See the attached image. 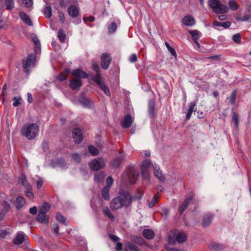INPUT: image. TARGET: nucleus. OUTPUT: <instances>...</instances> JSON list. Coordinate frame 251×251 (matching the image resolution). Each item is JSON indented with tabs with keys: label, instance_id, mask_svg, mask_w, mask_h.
<instances>
[{
	"label": "nucleus",
	"instance_id": "nucleus-49",
	"mask_svg": "<svg viewBox=\"0 0 251 251\" xmlns=\"http://www.w3.org/2000/svg\"><path fill=\"white\" fill-rule=\"evenodd\" d=\"M56 219L57 221H58L61 223L64 224L65 225H67V224L65 223V221H66V219L60 212H57L56 213Z\"/></svg>",
	"mask_w": 251,
	"mask_h": 251
},
{
	"label": "nucleus",
	"instance_id": "nucleus-27",
	"mask_svg": "<svg viewBox=\"0 0 251 251\" xmlns=\"http://www.w3.org/2000/svg\"><path fill=\"white\" fill-rule=\"evenodd\" d=\"M25 240V234L23 232L18 233L16 237L13 240V243L15 245H20L23 243Z\"/></svg>",
	"mask_w": 251,
	"mask_h": 251
},
{
	"label": "nucleus",
	"instance_id": "nucleus-60",
	"mask_svg": "<svg viewBox=\"0 0 251 251\" xmlns=\"http://www.w3.org/2000/svg\"><path fill=\"white\" fill-rule=\"evenodd\" d=\"M113 183V179L111 176H109L106 179V186L105 187H108L109 188L111 185Z\"/></svg>",
	"mask_w": 251,
	"mask_h": 251
},
{
	"label": "nucleus",
	"instance_id": "nucleus-18",
	"mask_svg": "<svg viewBox=\"0 0 251 251\" xmlns=\"http://www.w3.org/2000/svg\"><path fill=\"white\" fill-rule=\"evenodd\" d=\"M68 13L72 18L76 17L79 14V9L75 5L70 6L67 9Z\"/></svg>",
	"mask_w": 251,
	"mask_h": 251
},
{
	"label": "nucleus",
	"instance_id": "nucleus-24",
	"mask_svg": "<svg viewBox=\"0 0 251 251\" xmlns=\"http://www.w3.org/2000/svg\"><path fill=\"white\" fill-rule=\"evenodd\" d=\"M19 16L22 20L27 25L32 26L33 23L29 16L25 13L21 12L19 13Z\"/></svg>",
	"mask_w": 251,
	"mask_h": 251
},
{
	"label": "nucleus",
	"instance_id": "nucleus-5",
	"mask_svg": "<svg viewBox=\"0 0 251 251\" xmlns=\"http://www.w3.org/2000/svg\"><path fill=\"white\" fill-rule=\"evenodd\" d=\"M126 199L120 195L112 199L110 203V206L112 210H117L123 207H129V206L126 205Z\"/></svg>",
	"mask_w": 251,
	"mask_h": 251
},
{
	"label": "nucleus",
	"instance_id": "nucleus-47",
	"mask_svg": "<svg viewBox=\"0 0 251 251\" xmlns=\"http://www.w3.org/2000/svg\"><path fill=\"white\" fill-rule=\"evenodd\" d=\"M232 121H233L235 126L238 128L239 127V115L236 112H234L232 116Z\"/></svg>",
	"mask_w": 251,
	"mask_h": 251
},
{
	"label": "nucleus",
	"instance_id": "nucleus-3",
	"mask_svg": "<svg viewBox=\"0 0 251 251\" xmlns=\"http://www.w3.org/2000/svg\"><path fill=\"white\" fill-rule=\"evenodd\" d=\"M187 240V235L184 232H181L177 230H173L169 235V244L174 245L176 241L179 243L185 242Z\"/></svg>",
	"mask_w": 251,
	"mask_h": 251
},
{
	"label": "nucleus",
	"instance_id": "nucleus-52",
	"mask_svg": "<svg viewBox=\"0 0 251 251\" xmlns=\"http://www.w3.org/2000/svg\"><path fill=\"white\" fill-rule=\"evenodd\" d=\"M189 32L191 35L193 41L198 40L199 38V33L198 30H189Z\"/></svg>",
	"mask_w": 251,
	"mask_h": 251
},
{
	"label": "nucleus",
	"instance_id": "nucleus-43",
	"mask_svg": "<svg viewBox=\"0 0 251 251\" xmlns=\"http://www.w3.org/2000/svg\"><path fill=\"white\" fill-rule=\"evenodd\" d=\"M229 6L232 11H235L239 8V5L234 0H229L228 2Z\"/></svg>",
	"mask_w": 251,
	"mask_h": 251
},
{
	"label": "nucleus",
	"instance_id": "nucleus-15",
	"mask_svg": "<svg viewBox=\"0 0 251 251\" xmlns=\"http://www.w3.org/2000/svg\"><path fill=\"white\" fill-rule=\"evenodd\" d=\"M131 242L133 244H136L138 245H140L141 246H148V244L145 241L144 239L140 237L137 235H132L131 236Z\"/></svg>",
	"mask_w": 251,
	"mask_h": 251
},
{
	"label": "nucleus",
	"instance_id": "nucleus-19",
	"mask_svg": "<svg viewBox=\"0 0 251 251\" xmlns=\"http://www.w3.org/2000/svg\"><path fill=\"white\" fill-rule=\"evenodd\" d=\"M26 201L24 197L19 196L17 197L15 205L17 210L21 209L25 204Z\"/></svg>",
	"mask_w": 251,
	"mask_h": 251
},
{
	"label": "nucleus",
	"instance_id": "nucleus-33",
	"mask_svg": "<svg viewBox=\"0 0 251 251\" xmlns=\"http://www.w3.org/2000/svg\"><path fill=\"white\" fill-rule=\"evenodd\" d=\"M154 107L155 103L153 101H151L149 102V106H148V113L150 117L151 118H153L154 116Z\"/></svg>",
	"mask_w": 251,
	"mask_h": 251
},
{
	"label": "nucleus",
	"instance_id": "nucleus-56",
	"mask_svg": "<svg viewBox=\"0 0 251 251\" xmlns=\"http://www.w3.org/2000/svg\"><path fill=\"white\" fill-rule=\"evenodd\" d=\"M56 164L61 167H65L66 165L65 160L62 158H58L56 161Z\"/></svg>",
	"mask_w": 251,
	"mask_h": 251
},
{
	"label": "nucleus",
	"instance_id": "nucleus-25",
	"mask_svg": "<svg viewBox=\"0 0 251 251\" xmlns=\"http://www.w3.org/2000/svg\"><path fill=\"white\" fill-rule=\"evenodd\" d=\"M182 22L184 25L187 26H192L195 25V20L192 16L187 15L183 18Z\"/></svg>",
	"mask_w": 251,
	"mask_h": 251
},
{
	"label": "nucleus",
	"instance_id": "nucleus-37",
	"mask_svg": "<svg viewBox=\"0 0 251 251\" xmlns=\"http://www.w3.org/2000/svg\"><path fill=\"white\" fill-rule=\"evenodd\" d=\"M109 188L108 187H104L101 191V195L105 200H108L109 199Z\"/></svg>",
	"mask_w": 251,
	"mask_h": 251
},
{
	"label": "nucleus",
	"instance_id": "nucleus-30",
	"mask_svg": "<svg viewBox=\"0 0 251 251\" xmlns=\"http://www.w3.org/2000/svg\"><path fill=\"white\" fill-rule=\"evenodd\" d=\"M154 232L151 229H145L143 231V236L148 239H152L154 237Z\"/></svg>",
	"mask_w": 251,
	"mask_h": 251
},
{
	"label": "nucleus",
	"instance_id": "nucleus-63",
	"mask_svg": "<svg viewBox=\"0 0 251 251\" xmlns=\"http://www.w3.org/2000/svg\"><path fill=\"white\" fill-rule=\"evenodd\" d=\"M23 2L27 8L30 7L33 4L32 0H23Z\"/></svg>",
	"mask_w": 251,
	"mask_h": 251
},
{
	"label": "nucleus",
	"instance_id": "nucleus-53",
	"mask_svg": "<svg viewBox=\"0 0 251 251\" xmlns=\"http://www.w3.org/2000/svg\"><path fill=\"white\" fill-rule=\"evenodd\" d=\"M13 100L14 101V102L13 103V105L15 107H17V106L20 105L21 103V101L22 100V99L20 97H15L13 98Z\"/></svg>",
	"mask_w": 251,
	"mask_h": 251
},
{
	"label": "nucleus",
	"instance_id": "nucleus-17",
	"mask_svg": "<svg viewBox=\"0 0 251 251\" xmlns=\"http://www.w3.org/2000/svg\"><path fill=\"white\" fill-rule=\"evenodd\" d=\"M72 75L79 78H87L88 75L80 69H75L72 72Z\"/></svg>",
	"mask_w": 251,
	"mask_h": 251
},
{
	"label": "nucleus",
	"instance_id": "nucleus-9",
	"mask_svg": "<svg viewBox=\"0 0 251 251\" xmlns=\"http://www.w3.org/2000/svg\"><path fill=\"white\" fill-rule=\"evenodd\" d=\"M151 164L150 160L146 159L143 161L141 166L142 176L144 179H148L150 177V175L149 169Z\"/></svg>",
	"mask_w": 251,
	"mask_h": 251
},
{
	"label": "nucleus",
	"instance_id": "nucleus-34",
	"mask_svg": "<svg viewBox=\"0 0 251 251\" xmlns=\"http://www.w3.org/2000/svg\"><path fill=\"white\" fill-rule=\"evenodd\" d=\"M209 248L211 250H213L216 251H220L223 250L225 248V247L222 245L216 243H212L210 244Z\"/></svg>",
	"mask_w": 251,
	"mask_h": 251
},
{
	"label": "nucleus",
	"instance_id": "nucleus-35",
	"mask_svg": "<svg viewBox=\"0 0 251 251\" xmlns=\"http://www.w3.org/2000/svg\"><path fill=\"white\" fill-rule=\"evenodd\" d=\"M57 37L61 43H64L66 40V34L63 29L60 28L58 31Z\"/></svg>",
	"mask_w": 251,
	"mask_h": 251
},
{
	"label": "nucleus",
	"instance_id": "nucleus-51",
	"mask_svg": "<svg viewBox=\"0 0 251 251\" xmlns=\"http://www.w3.org/2000/svg\"><path fill=\"white\" fill-rule=\"evenodd\" d=\"M165 44L168 50L171 53V54L175 58H176L177 54L175 49H174L172 47H171L168 42H165Z\"/></svg>",
	"mask_w": 251,
	"mask_h": 251
},
{
	"label": "nucleus",
	"instance_id": "nucleus-7",
	"mask_svg": "<svg viewBox=\"0 0 251 251\" xmlns=\"http://www.w3.org/2000/svg\"><path fill=\"white\" fill-rule=\"evenodd\" d=\"M105 166L104 159L101 157L94 159L90 163V167L93 171H98Z\"/></svg>",
	"mask_w": 251,
	"mask_h": 251
},
{
	"label": "nucleus",
	"instance_id": "nucleus-42",
	"mask_svg": "<svg viewBox=\"0 0 251 251\" xmlns=\"http://www.w3.org/2000/svg\"><path fill=\"white\" fill-rule=\"evenodd\" d=\"M32 186H30V188H25V195L26 197H27L28 198H29L30 200H32L34 196L33 195V193H32Z\"/></svg>",
	"mask_w": 251,
	"mask_h": 251
},
{
	"label": "nucleus",
	"instance_id": "nucleus-2",
	"mask_svg": "<svg viewBox=\"0 0 251 251\" xmlns=\"http://www.w3.org/2000/svg\"><path fill=\"white\" fill-rule=\"evenodd\" d=\"M119 194L126 199V205L129 206V207L131 205L133 201H140L144 196V193L140 190H137L133 196L131 195L129 192L123 190H120Z\"/></svg>",
	"mask_w": 251,
	"mask_h": 251
},
{
	"label": "nucleus",
	"instance_id": "nucleus-64",
	"mask_svg": "<svg viewBox=\"0 0 251 251\" xmlns=\"http://www.w3.org/2000/svg\"><path fill=\"white\" fill-rule=\"evenodd\" d=\"M43 185V180L41 178H39L37 181V187L38 189H40Z\"/></svg>",
	"mask_w": 251,
	"mask_h": 251
},
{
	"label": "nucleus",
	"instance_id": "nucleus-39",
	"mask_svg": "<svg viewBox=\"0 0 251 251\" xmlns=\"http://www.w3.org/2000/svg\"><path fill=\"white\" fill-rule=\"evenodd\" d=\"M50 208V204L48 202H44L39 209V211L45 212L46 214Z\"/></svg>",
	"mask_w": 251,
	"mask_h": 251
},
{
	"label": "nucleus",
	"instance_id": "nucleus-28",
	"mask_svg": "<svg viewBox=\"0 0 251 251\" xmlns=\"http://www.w3.org/2000/svg\"><path fill=\"white\" fill-rule=\"evenodd\" d=\"M125 250L130 251H141L138 246L131 242H127L125 245Z\"/></svg>",
	"mask_w": 251,
	"mask_h": 251
},
{
	"label": "nucleus",
	"instance_id": "nucleus-31",
	"mask_svg": "<svg viewBox=\"0 0 251 251\" xmlns=\"http://www.w3.org/2000/svg\"><path fill=\"white\" fill-rule=\"evenodd\" d=\"M70 73V70L68 69H65L64 71L60 73L57 76V79L60 81H64L66 79L67 76Z\"/></svg>",
	"mask_w": 251,
	"mask_h": 251
},
{
	"label": "nucleus",
	"instance_id": "nucleus-23",
	"mask_svg": "<svg viewBox=\"0 0 251 251\" xmlns=\"http://www.w3.org/2000/svg\"><path fill=\"white\" fill-rule=\"evenodd\" d=\"M37 220L42 224H46L49 221V217L45 214V212L38 211L36 217Z\"/></svg>",
	"mask_w": 251,
	"mask_h": 251
},
{
	"label": "nucleus",
	"instance_id": "nucleus-12",
	"mask_svg": "<svg viewBox=\"0 0 251 251\" xmlns=\"http://www.w3.org/2000/svg\"><path fill=\"white\" fill-rule=\"evenodd\" d=\"M214 215L210 213L205 214L202 219L201 225L203 227L209 226L212 222Z\"/></svg>",
	"mask_w": 251,
	"mask_h": 251
},
{
	"label": "nucleus",
	"instance_id": "nucleus-1",
	"mask_svg": "<svg viewBox=\"0 0 251 251\" xmlns=\"http://www.w3.org/2000/svg\"><path fill=\"white\" fill-rule=\"evenodd\" d=\"M39 132V127L36 123L26 124L21 129L22 134L28 140L35 139Z\"/></svg>",
	"mask_w": 251,
	"mask_h": 251
},
{
	"label": "nucleus",
	"instance_id": "nucleus-44",
	"mask_svg": "<svg viewBox=\"0 0 251 251\" xmlns=\"http://www.w3.org/2000/svg\"><path fill=\"white\" fill-rule=\"evenodd\" d=\"M117 28V25L116 23L112 22L108 26V33L112 34L116 31Z\"/></svg>",
	"mask_w": 251,
	"mask_h": 251
},
{
	"label": "nucleus",
	"instance_id": "nucleus-32",
	"mask_svg": "<svg viewBox=\"0 0 251 251\" xmlns=\"http://www.w3.org/2000/svg\"><path fill=\"white\" fill-rule=\"evenodd\" d=\"M103 213L104 215L108 217L111 221L115 220L114 215L111 213L110 209L108 207H104L102 210Z\"/></svg>",
	"mask_w": 251,
	"mask_h": 251
},
{
	"label": "nucleus",
	"instance_id": "nucleus-59",
	"mask_svg": "<svg viewBox=\"0 0 251 251\" xmlns=\"http://www.w3.org/2000/svg\"><path fill=\"white\" fill-rule=\"evenodd\" d=\"M58 14L60 23L62 24L64 23L65 22V16L64 13L62 11H59L58 12Z\"/></svg>",
	"mask_w": 251,
	"mask_h": 251
},
{
	"label": "nucleus",
	"instance_id": "nucleus-61",
	"mask_svg": "<svg viewBox=\"0 0 251 251\" xmlns=\"http://www.w3.org/2000/svg\"><path fill=\"white\" fill-rule=\"evenodd\" d=\"M129 61L131 63H135L137 61V56L135 53L132 54L129 58Z\"/></svg>",
	"mask_w": 251,
	"mask_h": 251
},
{
	"label": "nucleus",
	"instance_id": "nucleus-8",
	"mask_svg": "<svg viewBox=\"0 0 251 251\" xmlns=\"http://www.w3.org/2000/svg\"><path fill=\"white\" fill-rule=\"evenodd\" d=\"M101 67L104 70L108 69L112 61V57L110 54L108 52L103 53L100 56Z\"/></svg>",
	"mask_w": 251,
	"mask_h": 251
},
{
	"label": "nucleus",
	"instance_id": "nucleus-45",
	"mask_svg": "<svg viewBox=\"0 0 251 251\" xmlns=\"http://www.w3.org/2000/svg\"><path fill=\"white\" fill-rule=\"evenodd\" d=\"M52 8L50 5L46 6L44 8V15L47 18H50L51 16Z\"/></svg>",
	"mask_w": 251,
	"mask_h": 251
},
{
	"label": "nucleus",
	"instance_id": "nucleus-29",
	"mask_svg": "<svg viewBox=\"0 0 251 251\" xmlns=\"http://www.w3.org/2000/svg\"><path fill=\"white\" fill-rule=\"evenodd\" d=\"M153 168L154 169V175L160 180H164L165 179L162 173L161 172L160 168L158 165L155 164L153 165Z\"/></svg>",
	"mask_w": 251,
	"mask_h": 251
},
{
	"label": "nucleus",
	"instance_id": "nucleus-36",
	"mask_svg": "<svg viewBox=\"0 0 251 251\" xmlns=\"http://www.w3.org/2000/svg\"><path fill=\"white\" fill-rule=\"evenodd\" d=\"M213 25L215 26H221V27H223L225 28H227L230 26L231 23L230 22H226L225 23H221V22H219L217 21H215L214 22Z\"/></svg>",
	"mask_w": 251,
	"mask_h": 251
},
{
	"label": "nucleus",
	"instance_id": "nucleus-14",
	"mask_svg": "<svg viewBox=\"0 0 251 251\" xmlns=\"http://www.w3.org/2000/svg\"><path fill=\"white\" fill-rule=\"evenodd\" d=\"M92 69L96 72V75H92V79L93 80L101 78L100 68L97 62H94L92 65Z\"/></svg>",
	"mask_w": 251,
	"mask_h": 251
},
{
	"label": "nucleus",
	"instance_id": "nucleus-26",
	"mask_svg": "<svg viewBox=\"0 0 251 251\" xmlns=\"http://www.w3.org/2000/svg\"><path fill=\"white\" fill-rule=\"evenodd\" d=\"M18 181L20 183H21L25 189L26 188H30L31 186L29 183L28 182L26 177L25 174H22L21 176L19 177Z\"/></svg>",
	"mask_w": 251,
	"mask_h": 251
},
{
	"label": "nucleus",
	"instance_id": "nucleus-48",
	"mask_svg": "<svg viewBox=\"0 0 251 251\" xmlns=\"http://www.w3.org/2000/svg\"><path fill=\"white\" fill-rule=\"evenodd\" d=\"M159 196L157 195H155L152 198L151 201L149 203V207L150 208H152L154 207L156 203L158 202V199Z\"/></svg>",
	"mask_w": 251,
	"mask_h": 251
},
{
	"label": "nucleus",
	"instance_id": "nucleus-50",
	"mask_svg": "<svg viewBox=\"0 0 251 251\" xmlns=\"http://www.w3.org/2000/svg\"><path fill=\"white\" fill-rule=\"evenodd\" d=\"M5 3L6 5V9L11 10L14 8V0H5Z\"/></svg>",
	"mask_w": 251,
	"mask_h": 251
},
{
	"label": "nucleus",
	"instance_id": "nucleus-13",
	"mask_svg": "<svg viewBox=\"0 0 251 251\" xmlns=\"http://www.w3.org/2000/svg\"><path fill=\"white\" fill-rule=\"evenodd\" d=\"M93 81L99 85V86L104 92L106 95L108 96H109L110 95V93L109 88L105 84V83L103 81H102V78Z\"/></svg>",
	"mask_w": 251,
	"mask_h": 251
},
{
	"label": "nucleus",
	"instance_id": "nucleus-40",
	"mask_svg": "<svg viewBox=\"0 0 251 251\" xmlns=\"http://www.w3.org/2000/svg\"><path fill=\"white\" fill-rule=\"evenodd\" d=\"M104 174L103 172L97 173L95 176V181L97 182H101L103 180Z\"/></svg>",
	"mask_w": 251,
	"mask_h": 251
},
{
	"label": "nucleus",
	"instance_id": "nucleus-4",
	"mask_svg": "<svg viewBox=\"0 0 251 251\" xmlns=\"http://www.w3.org/2000/svg\"><path fill=\"white\" fill-rule=\"evenodd\" d=\"M208 4L216 13L224 14L227 13L228 11L227 6L222 4L219 0H209Z\"/></svg>",
	"mask_w": 251,
	"mask_h": 251
},
{
	"label": "nucleus",
	"instance_id": "nucleus-58",
	"mask_svg": "<svg viewBox=\"0 0 251 251\" xmlns=\"http://www.w3.org/2000/svg\"><path fill=\"white\" fill-rule=\"evenodd\" d=\"M59 228V226H58V224H53V225L52 226V229H53L54 233L57 236L59 235V233L58 232Z\"/></svg>",
	"mask_w": 251,
	"mask_h": 251
},
{
	"label": "nucleus",
	"instance_id": "nucleus-22",
	"mask_svg": "<svg viewBox=\"0 0 251 251\" xmlns=\"http://www.w3.org/2000/svg\"><path fill=\"white\" fill-rule=\"evenodd\" d=\"M196 106V102L195 101H191L189 103V109L186 116V119L187 120H189L190 119L192 114L193 112L196 111L197 109Z\"/></svg>",
	"mask_w": 251,
	"mask_h": 251
},
{
	"label": "nucleus",
	"instance_id": "nucleus-46",
	"mask_svg": "<svg viewBox=\"0 0 251 251\" xmlns=\"http://www.w3.org/2000/svg\"><path fill=\"white\" fill-rule=\"evenodd\" d=\"M88 151L93 156H96L98 155L99 153L98 150L93 145H90L88 147Z\"/></svg>",
	"mask_w": 251,
	"mask_h": 251
},
{
	"label": "nucleus",
	"instance_id": "nucleus-6",
	"mask_svg": "<svg viewBox=\"0 0 251 251\" xmlns=\"http://www.w3.org/2000/svg\"><path fill=\"white\" fill-rule=\"evenodd\" d=\"M36 62V56L34 54H29L27 55L25 60H23L22 66L23 71L28 75L30 72V68L31 67H34Z\"/></svg>",
	"mask_w": 251,
	"mask_h": 251
},
{
	"label": "nucleus",
	"instance_id": "nucleus-20",
	"mask_svg": "<svg viewBox=\"0 0 251 251\" xmlns=\"http://www.w3.org/2000/svg\"><path fill=\"white\" fill-rule=\"evenodd\" d=\"M124 159L123 156L120 154L119 157L113 159L110 162V165L112 168H117L120 167Z\"/></svg>",
	"mask_w": 251,
	"mask_h": 251
},
{
	"label": "nucleus",
	"instance_id": "nucleus-21",
	"mask_svg": "<svg viewBox=\"0 0 251 251\" xmlns=\"http://www.w3.org/2000/svg\"><path fill=\"white\" fill-rule=\"evenodd\" d=\"M82 85V81L78 78H73L71 79L70 83V86L73 90H76L80 88Z\"/></svg>",
	"mask_w": 251,
	"mask_h": 251
},
{
	"label": "nucleus",
	"instance_id": "nucleus-57",
	"mask_svg": "<svg viewBox=\"0 0 251 251\" xmlns=\"http://www.w3.org/2000/svg\"><path fill=\"white\" fill-rule=\"evenodd\" d=\"M72 157L75 161L77 163H79L81 161V157L77 153H73Z\"/></svg>",
	"mask_w": 251,
	"mask_h": 251
},
{
	"label": "nucleus",
	"instance_id": "nucleus-62",
	"mask_svg": "<svg viewBox=\"0 0 251 251\" xmlns=\"http://www.w3.org/2000/svg\"><path fill=\"white\" fill-rule=\"evenodd\" d=\"M109 237L113 242H117L120 240V238L116 235L109 234Z\"/></svg>",
	"mask_w": 251,
	"mask_h": 251
},
{
	"label": "nucleus",
	"instance_id": "nucleus-16",
	"mask_svg": "<svg viewBox=\"0 0 251 251\" xmlns=\"http://www.w3.org/2000/svg\"><path fill=\"white\" fill-rule=\"evenodd\" d=\"M133 123V119L130 114H127L125 117L124 119L121 122L123 127L127 128L129 127Z\"/></svg>",
	"mask_w": 251,
	"mask_h": 251
},
{
	"label": "nucleus",
	"instance_id": "nucleus-41",
	"mask_svg": "<svg viewBox=\"0 0 251 251\" xmlns=\"http://www.w3.org/2000/svg\"><path fill=\"white\" fill-rule=\"evenodd\" d=\"M237 95V91L236 90L231 93L229 98H227V100H229V102L232 104L234 105L236 100V97Z\"/></svg>",
	"mask_w": 251,
	"mask_h": 251
},
{
	"label": "nucleus",
	"instance_id": "nucleus-10",
	"mask_svg": "<svg viewBox=\"0 0 251 251\" xmlns=\"http://www.w3.org/2000/svg\"><path fill=\"white\" fill-rule=\"evenodd\" d=\"M194 197L195 195L193 193H191L188 196H187L184 201L179 207L178 210L180 214H182L183 212L187 209L188 205L193 200Z\"/></svg>",
	"mask_w": 251,
	"mask_h": 251
},
{
	"label": "nucleus",
	"instance_id": "nucleus-55",
	"mask_svg": "<svg viewBox=\"0 0 251 251\" xmlns=\"http://www.w3.org/2000/svg\"><path fill=\"white\" fill-rule=\"evenodd\" d=\"M233 41L237 44L240 43L241 42V35L239 33H237L233 35Z\"/></svg>",
	"mask_w": 251,
	"mask_h": 251
},
{
	"label": "nucleus",
	"instance_id": "nucleus-11",
	"mask_svg": "<svg viewBox=\"0 0 251 251\" xmlns=\"http://www.w3.org/2000/svg\"><path fill=\"white\" fill-rule=\"evenodd\" d=\"M73 138L76 144H80L83 140V134L79 128H75L72 131Z\"/></svg>",
	"mask_w": 251,
	"mask_h": 251
},
{
	"label": "nucleus",
	"instance_id": "nucleus-54",
	"mask_svg": "<svg viewBox=\"0 0 251 251\" xmlns=\"http://www.w3.org/2000/svg\"><path fill=\"white\" fill-rule=\"evenodd\" d=\"M251 19V13H248L242 17H239L237 20L241 21H247Z\"/></svg>",
	"mask_w": 251,
	"mask_h": 251
},
{
	"label": "nucleus",
	"instance_id": "nucleus-38",
	"mask_svg": "<svg viewBox=\"0 0 251 251\" xmlns=\"http://www.w3.org/2000/svg\"><path fill=\"white\" fill-rule=\"evenodd\" d=\"M79 102L85 107H89L91 105L90 100L84 97H81L79 100Z\"/></svg>",
	"mask_w": 251,
	"mask_h": 251
}]
</instances>
